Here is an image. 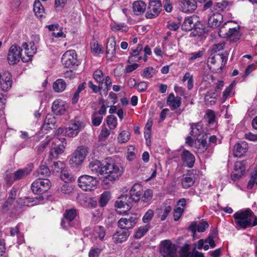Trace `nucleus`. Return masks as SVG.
I'll use <instances>...</instances> for the list:
<instances>
[{
  "label": "nucleus",
  "mask_w": 257,
  "mask_h": 257,
  "mask_svg": "<svg viewBox=\"0 0 257 257\" xmlns=\"http://www.w3.org/2000/svg\"><path fill=\"white\" fill-rule=\"evenodd\" d=\"M104 171L105 177L102 184L109 186L122 175L123 168L120 163L115 162L111 159H107L104 161Z\"/></svg>",
  "instance_id": "1"
},
{
  "label": "nucleus",
  "mask_w": 257,
  "mask_h": 257,
  "mask_svg": "<svg viewBox=\"0 0 257 257\" xmlns=\"http://www.w3.org/2000/svg\"><path fill=\"white\" fill-rule=\"evenodd\" d=\"M233 217L236 225L239 228L245 229L257 225V217L250 209L237 211Z\"/></svg>",
  "instance_id": "2"
},
{
  "label": "nucleus",
  "mask_w": 257,
  "mask_h": 257,
  "mask_svg": "<svg viewBox=\"0 0 257 257\" xmlns=\"http://www.w3.org/2000/svg\"><path fill=\"white\" fill-rule=\"evenodd\" d=\"M34 166L32 164H28L27 167L19 169L13 174H7L5 176V180L8 184L12 185L15 181L23 179L26 178L31 173Z\"/></svg>",
  "instance_id": "3"
},
{
  "label": "nucleus",
  "mask_w": 257,
  "mask_h": 257,
  "mask_svg": "<svg viewBox=\"0 0 257 257\" xmlns=\"http://www.w3.org/2000/svg\"><path fill=\"white\" fill-rule=\"evenodd\" d=\"M88 153V148L84 146L78 147L71 157L69 163L71 167H76L82 164Z\"/></svg>",
  "instance_id": "4"
},
{
  "label": "nucleus",
  "mask_w": 257,
  "mask_h": 257,
  "mask_svg": "<svg viewBox=\"0 0 257 257\" xmlns=\"http://www.w3.org/2000/svg\"><path fill=\"white\" fill-rule=\"evenodd\" d=\"M78 185L83 190L92 191L96 188L97 181L94 177L89 175L81 176L78 179Z\"/></svg>",
  "instance_id": "5"
},
{
  "label": "nucleus",
  "mask_w": 257,
  "mask_h": 257,
  "mask_svg": "<svg viewBox=\"0 0 257 257\" xmlns=\"http://www.w3.org/2000/svg\"><path fill=\"white\" fill-rule=\"evenodd\" d=\"M138 218L135 214L127 215L120 218L117 226L121 229L128 230L133 228L138 222Z\"/></svg>",
  "instance_id": "6"
},
{
  "label": "nucleus",
  "mask_w": 257,
  "mask_h": 257,
  "mask_svg": "<svg viewBox=\"0 0 257 257\" xmlns=\"http://www.w3.org/2000/svg\"><path fill=\"white\" fill-rule=\"evenodd\" d=\"M23 50L16 45H12L9 50L7 59L9 64L15 65L18 63L21 59L23 62L27 61L25 58L21 57V51Z\"/></svg>",
  "instance_id": "7"
},
{
  "label": "nucleus",
  "mask_w": 257,
  "mask_h": 257,
  "mask_svg": "<svg viewBox=\"0 0 257 257\" xmlns=\"http://www.w3.org/2000/svg\"><path fill=\"white\" fill-rule=\"evenodd\" d=\"M85 126L83 121L75 119L71 120L68 127L65 129L66 135L70 138L76 137Z\"/></svg>",
  "instance_id": "8"
},
{
  "label": "nucleus",
  "mask_w": 257,
  "mask_h": 257,
  "mask_svg": "<svg viewBox=\"0 0 257 257\" xmlns=\"http://www.w3.org/2000/svg\"><path fill=\"white\" fill-rule=\"evenodd\" d=\"M160 251L163 257H177L176 246L170 240L161 242Z\"/></svg>",
  "instance_id": "9"
},
{
  "label": "nucleus",
  "mask_w": 257,
  "mask_h": 257,
  "mask_svg": "<svg viewBox=\"0 0 257 257\" xmlns=\"http://www.w3.org/2000/svg\"><path fill=\"white\" fill-rule=\"evenodd\" d=\"M52 141L50 155L53 158H57L58 156L64 152L65 149L64 143L65 141V138H55Z\"/></svg>",
  "instance_id": "10"
},
{
  "label": "nucleus",
  "mask_w": 257,
  "mask_h": 257,
  "mask_svg": "<svg viewBox=\"0 0 257 257\" xmlns=\"http://www.w3.org/2000/svg\"><path fill=\"white\" fill-rule=\"evenodd\" d=\"M130 196L128 195H123L118 198L115 203V206L117 209L123 208L124 210H116L119 214L126 213L132 207V202Z\"/></svg>",
  "instance_id": "11"
},
{
  "label": "nucleus",
  "mask_w": 257,
  "mask_h": 257,
  "mask_svg": "<svg viewBox=\"0 0 257 257\" xmlns=\"http://www.w3.org/2000/svg\"><path fill=\"white\" fill-rule=\"evenodd\" d=\"M161 0H150L149 5L146 17L147 19H153L157 17L160 14L162 8Z\"/></svg>",
  "instance_id": "12"
},
{
  "label": "nucleus",
  "mask_w": 257,
  "mask_h": 257,
  "mask_svg": "<svg viewBox=\"0 0 257 257\" xmlns=\"http://www.w3.org/2000/svg\"><path fill=\"white\" fill-rule=\"evenodd\" d=\"M63 65L67 68H71L77 64V58L76 52L73 50L66 51L62 57Z\"/></svg>",
  "instance_id": "13"
},
{
  "label": "nucleus",
  "mask_w": 257,
  "mask_h": 257,
  "mask_svg": "<svg viewBox=\"0 0 257 257\" xmlns=\"http://www.w3.org/2000/svg\"><path fill=\"white\" fill-rule=\"evenodd\" d=\"M228 7V2L227 1H221L219 2L213 3L211 1L206 2L203 6V10H207L210 9L212 11H216V13L222 12Z\"/></svg>",
  "instance_id": "14"
},
{
  "label": "nucleus",
  "mask_w": 257,
  "mask_h": 257,
  "mask_svg": "<svg viewBox=\"0 0 257 257\" xmlns=\"http://www.w3.org/2000/svg\"><path fill=\"white\" fill-rule=\"evenodd\" d=\"M197 8L195 0H179V9L181 11L185 13H192Z\"/></svg>",
  "instance_id": "15"
},
{
  "label": "nucleus",
  "mask_w": 257,
  "mask_h": 257,
  "mask_svg": "<svg viewBox=\"0 0 257 257\" xmlns=\"http://www.w3.org/2000/svg\"><path fill=\"white\" fill-rule=\"evenodd\" d=\"M76 215V210L74 209H67L65 211L63 215L61 225L65 229L72 226L71 222Z\"/></svg>",
  "instance_id": "16"
},
{
  "label": "nucleus",
  "mask_w": 257,
  "mask_h": 257,
  "mask_svg": "<svg viewBox=\"0 0 257 257\" xmlns=\"http://www.w3.org/2000/svg\"><path fill=\"white\" fill-rule=\"evenodd\" d=\"M116 40L114 36H111L107 38L106 57L107 59L112 61L115 57Z\"/></svg>",
  "instance_id": "17"
},
{
  "label": "nucleus",
  "mask_w": 257,
  "mask_h": 257,
  "mask_svg": "<svg viewBox=\"0 0 257 257\" xmlns=\"http://www.w3.org/2000/svg\"><path fill=\"white\" fill-rule=\"evenodd\" d=\"M88 168L92 172V174H96L98 176L103 175L104 172V162L102 164L98 160H93L89 163Z\"/></svg>",
  "instance_id": "18"
},
{
  "label": "nucleus",
  "mask_w": 257,
  "mask_h": 257,
  "mask_svg": "<svg viewBox=\"0 0 257 257\" xmlns=\"http://www.w3.org/2000/svg\"><path fill=\"white\" fill-rule=\"evenodd\" d=\"M142 193V186L140 184L136 183L132 187L128 195L133 202H137L141 198Z\"/></svg>",
  "instance_id": "19"
},
{
  "label": "nucleus",
  "mask_w": 257,
  "mask_h": 257,
  "mask_svg": "<svg viewBox=\"0 0 257 257\" xmlns=\"http://www.w3.org/2000/svg\"><path fill=\"white\" fill-rule=\"evenodd\" d=\"M44 198L41 195H39L34 198L26 197L21 199L19 203L23 206H31L43 203Z\"/></svg>",
  "instance_id": "20"
},
{
  "label": "nucleus",
  "mask_w": 257,
  "mask_h": 257,
  "mask_svg": "<svg viewBox=\"0 0 257 257\" xmlns=\"http://www.w3.org/2000/svg\"><path fill=\"white\" fill-rule=\"evenodd\" d=\"M130 235L128 230L121 229L116 231L112 235V239L115 243H121L125 241Z\"/></svg>",
  "instance_id": "21"
},
{
  "label": "nucleus",
  "mask_w": 257,
  "mask_h": 257,
  "mask_svg": "<svg viewBox=\"0 0 257 257\" xmlns=\"http://www.w3.org/2000/svg\"><path fill=\"white\" fill-rule=\"evenodd\" d=\"M181 158L184 164L188 168H192L195 163V157L188 150H184L181 155Z\"/></svg>",
  "instance_id": "22"
},
{
  "label": "nucleus",
  "mask_w": 257,
  "mask_h": 257,
  "mask_svg": "<svg viewBox=\"0 0 257 257\" xmlns=\"http://www.w3.org/2000/svg\"><path fill=\"white\" fill-rule=\"evenodd\" d=\"M248 145L247 143L241 142L237 143L234 147V156L236 157H241L246 153Z\"/></svg>",
  "instance_id": "23"
},
{
  "label": "nucleus",
  "mask_w": 257,
  "mask_h": 257,
  "mask_svg": "<svg viewBox=\"0 0 257 257\" xmlns=\"http://www.w3.org/2000/svg\"><path fill=\"white\" fill-rule=\"evenodd\" d=\"M195 181V175L190 171L183 175L181 179V184L183 188L187 189L191 187Z\"/></svg>",
  "instance_id": "24"
},
{
  "label": "nucleus",
  "mask_w": 257,
  "mask_h": 257,
  "mask_svg": "<svg viewBox=\"0 0 257 257\" xmlns=\"http://www.w3.org/2000/svg\"><path fill=\"white\" fill-rule=\"evenodd\" d=\"M223 21V16L219 13H213L208 19V26L215 28L218 27Z\"/></svg>",
  "instance_id": "25"
},
{
  "label": "nucleus",
  "mask_w": 257,
  "mask_h": 257,
  "mask_svg": "<svg viewBox=\"0 0 257 257\" xmlns=\"http://www.w3.org/2000/svg\"><path fill=\"white\" fill-rule=\"evenodd\" d=\"M167 104L170 106L172 110H174L179 107L181 104L180 97H175L173 93H171L168 96Z\"/></svg>",
  "instance_id": "26"
},
{
  "label": "nucleus",
  "mask_w": 257,
  "mask_h": 257,
  "mask_svg": "<svg viewBox=\"0 0 257 257\" xmlns=\"http://www.w3.org/2000/svg\"><path fill=\"white\" fill-rule=\"evenodd\" d=\"M67 108L65 102L61 100H55L52 105V109L56 114H63Z\"/></svg>",
  "instance_id": "27"
},
{
  "label": "nucleus",
  "mask_w": 257,
  "mask_h": 257,
  "mask_svg": "<svg viewBox=\"0 0 257 257\" xmlns=\"http://www.w3.org/2000/svg\"><path fill=\"white\" fill-rule=\"evenodd\" d=\"M22 47L24 50L25 53L29 60L31 59L37 51V47L33 42H31L29 44L24 43L23 44Z\"/></svg>",
  "instance_id": "28"
},
{
  "label": "nucleus",
  "mask_w": 257,
  "mask_h": 257,
  "mask_svg": "<svg viewBox=\"0 0 257 257\" xmlns=\"http://www.w3.org/2000/svg\"><path fill=\"white\" fill-rule=\"evenodd\" d=\"M12 77L10 73L6 74L0 80L1 88L4 91H8L12 86Z\"/></svg>",
  "instance_id": "29"
},
{
  "label": "nucleus",
  "mask_w": 257,
  "mask_h": 257,
  "mask_svg": "<svg viewBox=\"0 0 257 257\" xmlns=\"http://www.w3.org/2000/svg\"><path fill=\"white\" fill-rule=\"evenodd\" d=\"M209 144L207 143L206 139L201 138L197 139L194 142V148L196 149L198 153L202 154L204 153L208 147Z\"/></svg>",
  "instance_id": "30"
},
{
  "label": "nucleus",
  "mask_w": 257,
  "mask_h": 257,
  "mask_svg": "<svg viewBox=\"0 0 257 257\" xmlns=\"http://www.w3.org/2000/svg\"><path fill=\"white\" fill-rule=\"evenodd\" d=\"M196 18L195 17H190L186 18L182 24L183 30L190 31L195 28Z\"/></svg>",
  "instance_id": "31"
},
{
  "label": "nucleus",
  "mask_w": 257,
  "mask_h": 257,
  "mask_svg": "<svg viewBox=\"0 0 257 257\" xmlns=\"http://www.w3.org/2000/svg\"><path fill=\"white\" fill-rule=\"evenodd\" d=\"M146 9V4L142 1H137L133 4V10L136 15L143 14Z\"/></svg>",
  "instance_id": "32"
},
{
  "label": "nucleus",
  "mask_w": 257,
  "mask_h": 257,
  "mask_svg": "<svg viewBox=\"0 0 257 257\" xmlns=\"http://www.w3.org/2000/svg\"><path fill=\"white\" fill-rule=\"evenodd\" d=\"M191 135L195 137H198L204 132V128L201 122L191 124Z\"/></svg>",
  "instance_id": "33"
},
{
  "label": "nucleus",
  "mask_w": 257,
  "mask_h": 257,
  "mask_svg": "<svg viewBox=\"0 0 257 257\" xmlns=\"http://www.w3.org/2000/svg\"><path fill=\"white\" fill-rule=\"evenodd\" d=\"M151 226L150 224H146L145 225L141 226L137 228L134 234V237L136 239H140L151 229Z\"/></svg>",
  "instance_id": "34"
},
{
  "label": "nucleus",
  "mask_w": 257,
  "mask_h": 257,
  "mask_svg": "<svg viewBox=\"0 0 257 257\" xmlns=\"http://www.w3.org/2000/svg\"><path fill=\"white\" fill-rule=\"evenodd\" d=\"M217 94L216 92L211 90L208 91L204 96V101L206 104L213 105L217 100Z\"/></svg>",
  "instance_id": "35"
},
{
  "label": "nucleus",
  "mask_w": 257,
  "mask_h": 257,
  "mask_svg": "<svg viewBox=\"0 0 257 257\" xmlns=\"http://www.w3.org/2000/svg\"><path fill=\"white\" fill-rule=\"evenodd\" d=\"M51 172L47 165L42 164L36 173L37 177L39 178H45L50 176Z\"/></svg>",
  "instance_id": "36"
},
{
  "label": "nucleus",
  "mask_w": 257,
  "mask_h": 257,
  "mask_svg": "<svg viewBox=\"0 0 257 257\" xmlns=\"http://www.w3.org/2000/svg\"><path fill=\"white\" fill-rule=\"evenodd\" d=\"M33 11L36 16L42 18L44 14V7L39 0H36L33 5Z\"/></svg>",
  "instance_id": "37"
},
{
  "label": "nucleus",
  "mask_w": 257,
  "mask_h": 257,
  "mask_svg": "<svg viewBox=\"0 0 257 257\" xmlns=\"http://www.w3.org/2000/svg\"><path fill=\"white\" fill-rule=\"evenodd\" d=\"M231 22L228 21L225 23L220 28L218 35L219 37L222 38H226L228 37V31L230 29V24Z\"/></svg>",
  "instance_id": "38"
},
{
  "label": "nucleus",
  "mask_w": 257,
  "mask_h": 257,
  "mask_svg": "<svg viewBox=\"0 0 257 257\" xmlns=\"http://www.w3.org/2000/svg\"><path fill=\"white\" fill-rule=\"evenodd\" d=\"M239 30V27L237 28H231L230 27V29L228 31V37L227 38H228L231 41H237L239 39L240 37Z\"/></svg>",
  "instance_id": "39"
},
{
  "label": "nucleus",
  "mask_w": 257,
  "mask_h": 257,
  "mask_svg": "<svg viewBox=\"0 0 257 257\" xmlns=\"http://www.w3.org/2000/svg\"><path fill=\"white\" fill-rule=\"evenodd\" d=\"M66 86L65 81L62 79H57L53 84V87L54 91L56 92H61L63 91Z\"/></svg>",
  "instance_id": "40"
},
{
  "label": "nucleus",
  "mask_w": 257,
  "mask_h": 257,
  "mask_svg": "<svg viewBox=\"0 0 257 257\" xmlns=\"http://www.w3.org/2000/svg\"><path fill=\"white\" fill-rule=\"evenodd\" d=\"M10 234L12 236L17 235L18 237V243L21 244L24 241L23 235L22 233L20 232L19 225H17L14 227L10 228Z\"/></svg>",
  "instance_id": "41"
},
{
  "label": "nucleus",
  "mask_w": 257,
  "mask_h": 257,
  "mask_svg": "<svg viewBox=\"0 0 257 257\" xmlns=\"http://www.w3.org/2000/svg\"><path fill=\"white\" fill-rule=\"evenodd\" d=\"M39 185L41 188L42 192H46L50 187V182L48 179H44V178H39L37 179Z\"/></svg>",
  "instance_id": "42"
},
{
  "label": "nucleus",
  "mask_w": 257,
  "mask_h": 257,
  "mask_svg": "<svg viewBox=\"0 0 257 257\" xmlns=\"http://www.w3.org/2000/svg\"><path fill=\"white\" fill-rule=\"evenodd\" d=\"M110 193L108 191L104 192L100 196L99 203L101 207L105 206L110 199Z\"/></svg>",
  "instance_id": "43"
},
{
  "label": "nucleus",
  "mask_w": 257,
  "mask_h": 257,
  "mask_svg": "<svg viewBox=\"0 0 257 257\" xmlns=\"http://www.w3.org/2000/svg\"><path fill=\"white\" fill-rule=\"evenodd\" d=\"M60 178L62 181H63L65 183L74 180L72 175L69 172V171L66 168L61 171Z\"/></svg>",
  "instance_id": "44"
},
{
  "label": "nucleus",
  "mask_w": 257,
  "mask_h": 257,
  "mask_svg": "<svg viewBox=\"0 0 257 257\" xmlns=\"http://www.w3.org/2000/svg\"><path fill=\"white\" fill-rule=\"evenodd\" d=\"M219 54H211L207 60L208 66L211 68L212 66L215 65L219 60Z\"/></svg>",
  "instance_id": "45"
},
{
  "label": "nucleus",
  "mask_w": 257,
  "mask_h": 257,
  "mask_svg": "<svg viewBox=\"0 0 257 257\" xmlns=\"http://www.w3.org/2000/svg\"><path fill=\"white\" fill-rule=\"evenodd\" d=\"M106 123L110 129L113 130L117 124V118L114 115H108L106 118Z\"/></svg>",
  "instance_id": "46"
},
{
  "label": "nucleus",
  "mask_w": 257,
  "mask_h": 257,
  "mask_svg": "<svg viewBox=\"0 0 257 257\" xmlns=\"http://www.w3.org/2000/svg\"><path fill=\"white\" fill-rule=\"evenodd\" d=\"M103 119V116L97 114L96 112H93L91 115L92 124L95 126H99Z\"/></svg>",
  "instance_id": "47"
},
{
  "label": "nucleus",
  "mask_w": 257,
  "mask_h": 257,
  "mask_svg": "<svg viewBox=\"0 0 257 257\" xmlns=\"http://www.w3.org/2000/svg\"><path fill=\"white\" fill-rule=\"evenodd\" d=\"M235 85V82H232L223 91L222 96V103H224L225 100L230 96L231 92Z\"/></svg>",
  "instance_id": "48"
},
{
  "label": "nucleus",
  "mask_w": 257,
  "mask_h": 257,
  "mask_svg": "<svg viewBox=\"0 0 257 257\" xmlns=\"http://www.w3.org/2000/svg\"><path fill=\"white\" fill-rule=\"evenodd\" d=\"M143 48V47L142 44H138L137 48L132 50V52L131 53V56L137 58L134 61H139L142 59V57L140 56L139 54L142 51Z\"/></svg>",
  "instance_id": "49"
},
{
  "label": "nucleus",
  "mask_w": 257,
  "mask_h": 257,
  "mask_svg": "<svg viewBox=\"0 0 257 257\" xmlns=\"http://www.w3.org/2000/svg\"><path fill=\"white\" fill-rule=\"evenodd\" d=\"M96 238H98L100 240H102L105 235V229L104 227L102 226H99L96 227L95 229V233Z\"/></svg>",
  "instance_id": "50"
},
{
  "label": "nucleus",
  "mask_w": 257,
  "mask_h": 257,
  "mask_svg": "<svg viewBox=\"0 0 257 257\" xmlns=\"http://www.w3.org/2000/svg\"><path fill=\"white\" fill-rule=\"evenodd\" d=\"M131 136L130 133L125 131L121 132L117 137L118 141L120 143H124L128 141Z\"/></svg>",
  "instance_id": "51"
},
{
  "label": "nucleus",
  "mask_w": 257,
  "mask_h": 257,
  "mask_svg": "<svg viewBox=\"0 0 257 257\" xmlns=\"http://www.w3.org/2000/svg\"><path fill=\"white\" fill-rule=\"evenodd\" d=\"M204 118L207 121L209 125L213 124L215 122V115L213 110H209L204 116Z\"/></svg>",
  "instance_id": "52"
},
{
  "label": "nucleus",
  "mask_w": 257,
  "mask_h": 257,
  "mask_svg": "<svg viewBox=\"0 0 257 257\" xmlns=\"http://www.w3.org/2000/svg\"><path fill=\"white\" fill-rule=\"evenodd\" d=\"M189 250L190 245L188 244H185L181 248L179 257H192V254H190Z\"/></svg>",
  "instance_id": "53"
},
{
  "label": "nucleus",
  "mask_w": 257,
  "mask_h": 257,
  "mask_svg": "<svg viewBox=\"0 0 257 257\" xmlns=\"http://www.w3.org/2000/svg\"><path fill=\"white\" fill-rule=\"evenodd\" d=\"M154 215V211L152 209H149L142 218V221L146 224H150L149 222L152 219Z\"/></svg>",
  "instance_id": "54"
},
{
  "label": "nucleus",
  "mask_w": 257,
  "mask_h": 257,
  "mask_svg": "<svg viewBox=\"0 0 257 257\" xmlns=\"http://www.w3.org/2000/svg\"><path fill=\"white\" fill-rule=\"evenodd\" d=\"M66 168L65 164L63 162H55L52 166V170L54 172H59Z\"/></svg>",
  "instance_id": "55"
},
{
  "label": "nucleus",
  "mask_w": 257,
  "mask_h": 257,
  "mask_svg": "<svg viewBox=\"0 0 257 257\" xmlns=\"http://www.w3.org/2000/svg\"><path fill=\"white\" fill-rule=\"evenodd\" d=\"M234 167V171L243 174L245 171V161L236 162Z\"/></svg>",
  "instance_id": "56"
},
{
  "label": "nucleus",
  "mask_w": 257,
  "mask_h": 257,
  "mask_svg": "<svg viewBox=\"0 0 257 257\" xmlns=\"http://www.w3.org/2000/svg\"><path fill=\"white\" fill-rule=\"evenodd\" d=\"M155 73V70L153 67H147L144 69L142 76L149 79L152 77Z\"/></svg>",
  "instance_id": "57"
},
{
  "label": "nucleus",
  "mask_w": 257,
  "mask_h": 257,
  "mask_svg": "<svg viewBox=\"0 0 257 257\" xmlns=\"http://www.w3.org/2000/svg\"><path fill=\"white\" fill-rule=\"evenodd\" d=\"M103 72L101 70L99 69L96 70L93 73V78L97 82L100 83L101 85H102L103 81Z\"/></svg>",
  "instance_id": "58"
},
{
  "label": "nucleus",
  "mask_w": 257,
  "mask_h": 257,
  "mask_svg": "<svg viewBox=\"0 0 257 257\" xmlns=\"http://www.w3.org/2000/svg\"><path fill=\"white\" fill-rule=\"evenodd\" d=\"M153 197V191L150 189L146 190L142 195V201L144 202H148L150 201Z\"/></svg>",
  "instance_id": "59"
},
{
  "label": "nucleus",
  "mask_w": 257,
  "mask_h": 257,
  "mask_svg": "<svg viewBox=\"0 0 257 257\" xmlns=\"http://www.w3.org/2000/svg\"><path fill=\"white\" fill-rule=\"evenodd\" d=\"M40 184H39L37 179H36L31 185V189L33 192L35 194H42L41 188L40 186Z\"/></svg>",
  "instance_id": "60"
},
{
  "label": "nucleus",
  "mask_w": 257,
  "mask_h": 257,
  "mask_svg": "<svg viewBox=\"0 0 257 257\" xmlns=\"http://www.w3.org/2000/svg\"><path fill=\"white\" fill-rule=\"evenodd\" d=\"M255 184H257V171H255L254 174L251 176L247 185V188L251 189Z\"/></svg>",
  "instance_id": "61"
},
{
  "label": "nucleus",
  "mask_w": 257,
  "mask_h": 257,
  "mask_svg": "<svg viewBox=\"0 0 257 257\" xmlns=\"http://www.w3.org/2000/svg\"><path fill=\"white\" fill-rule=\"evenodd\" d=\"M184 209L181 207H176L174 210V219L175 221H178L180 218L183 212Z\"/></svg>",
  "instance_id": "62"
},
{
  "label": "nucleus",
  "mask_w": 257,
  "mask_h": 257,
  "mask_svg": "<svg viewBox=\"0 0 257 257\" xmlns=\"http://www.w3.org/2000/svg\"><path fill=\"white\" fill-rule=\"evenodd\" d=\"M67 0H55V7L57 11H60L67 4Z\"/></svg>",
  "instance_id": "63"
},
{
  "label": "nucleus",
  "mask_w": 257,
  "mask_h": 257,
  "mask_svg": "<svg viewBox=\"0 0 257 257\" xmlns=\"http://www.w3.org/2000/svg\"><path fill=\"white\" fill-rule=\"evenodd\" d=\"M225 43L222 42L218 44H215L213 45L212 51L213 54H217V52L223 49Z\"/></svg>",
  "instance_id": "64"
}]
</instances>
